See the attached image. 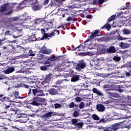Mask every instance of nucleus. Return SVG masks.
I'll list each match as a JSON object with an SVG mask.
<instances>
[{
    "label": "nucleus",
    "instance_id": "obj_12",
    "mask_svg": "<svg viewBox=\"0 0 131 131\" xmlns=\"http://www.w3.org/2000/svg\"><path fill=\"white\" fill-rule=\"evenodd\" d=\"M106 52L108 53V54H114V53H116V49L114 46H111L109 49L106 50Z\"/></svg>",
    "mask_w": 131,
    "mask_h": 131
},
{
    "label": "nucleus",
    "instance_id": "obj_16",
    "mask_svg": "<svg viewBox=\"0 0 131 131\" xmlns=\"http://www.w3.org/2000/svg\"><path fill=\"white\" fill-rule=\"evenodd\" d=\"M52 75H53L51 73L47 75L44 79V82H46V83L50 82V81H51V78H52Z\"/></svg>",
    "mask_w": 131,
    "mask_h": 131
},
{
    "label": "nucleus",
    "instance_id": "obj_20",
    "mask_svg": "<svg viewBox=\"0 0 131 131\" xmlns=\"http://www.w3.org/2000/svg\"><path fill=\"white\" fill-rule=\"evenodd\" d=\"M79 80V75H75L71 78V81L72 82H75V81H77Z\"/></svg>",
    "mask_w": 131,
    "mask_h": 131
},
{
    "label": "nucleus",
    "instance_id": "obj_56",
    "mask_svg": "<svg viewBox=\"0 0 131 131\" xmlns=\"http://www.w3.org/2000/svg\"><path fill=\"white\" fill-rule=\"evenodd\" d=\"M128 69L131 68V61H129L127 64Z\"/></svg>",
    "mask_w": 131,
    "mask_h": 131
},
{
    "label": "nucleus",
    "instance_id": "obj_17",
    "mask_svg": "<svg viewBox=\"0 0 131 131\" xmlns=\"http://www.w3.org/2000/svg\"><path fill=\"white\" fill-rule=\"evenodd\" d=\"M122 86L121 85H116L115 86V91L116 92H118V93H122L124 91L123 89H122Z\"/></svg>",
    "mask_w": 131,
    "mask_h": 131
},
{
    "label": "nucleus",
    "instance_id": "obj_55",
    "mask_svg": "<svg viewBox=\"0 0 131 131\" xmlns=\"http://www.w3.org/2000/svg\"><path fill=\"white\" fill-rule=\"evenodd\" d=\"M123 39H124V38L122 36H121L120 35H119V36L118 37V40H123Z\"/></svg>",
    "mask_w": 131,
    "mask_h": 131
},
{
    "label": "nucleus",
    "instance_id": "obj_46",
    "mask_svg": "<svg viewBox=\"0 0 131 131\" xmlns=\"http://www.w3.org/2000/svg\"><path fill=\"white\" fill-rule=\"evenodd\" d=\"M75 106L74 102H71L69 104V108H73Z\"/></svg>",
    "mask_w": 131,
    "mask_h": 131
},
{
    "label": "nucleus",
    "instance_id": "obj_1",
    "mask_svg": "<svg viewBox=\"0 0 131 131\" xmlns=\"http://www.w3.org/2000/svg\"><path fill=\"white\" fill-rule=\"evenodd\" d=\"M115 17H116V15H112L107 20V23L105 24L103 27L101 28V29H106L108 31L111 29V25L108 23L109 22H111V21H113L114 19H115Z\"/></svg>",
    "mask_w": 131,
    "mask_h": 131
},
{
    "label": "nucleus",
    "instance_id": "obj_64",
    "mask_svg": "<svg viewBox=\"0 0 131 131\" xmlns=\"http://www.w3.org/2000/svg\"><path fill=\"white\" fill-rule=\"evenodd\" d=\"M127 103H128V104L129 105V106H131V100H127Z\"/></svg>",
    "mask_w": 131,
    "mask_h": 131
},
{
    "label": "nucleus",
    "instance_id": "obj_41",
    "mask_svg": "<svg viewBox=\"0 0 131 131\" xmlns=\"http://www.w3.org/2000/svg\"><path fill=\"white\" fill-rule=\"evenodd\" d=\"M14 96H15V98H17V99L21 98V97H20V96H19V92H18V91H15V92L14 93Z\"/></svg>",
    "mask_w": 131,
    "mask_h": 131
},
{
    "label": "nucleus",
    "instance_id": "obj_42",
    "mask_svg": "<svg viewBox=\"0 0 131 131\" xmlns=\"http://www.w3.org/2000/svg\"><path fill=\"white\" fill-rule=\"evenodd\" d=\"M32 93L34 96H36L37 94V89H32Z\"/></svg>",
    "mask_w": 131,
    "mask_h": 131
},
{
    "label": "nucleus",
    "instance_id": "obj_57",
    "mask_svg": "<svg viewBox=\"0 0 131 131\" xmlns=\"http://www.w3.org/2000/svg\"><path fill=\"white\" fill-rule=\"evenodd\" d=\"M67 21H68V22H69V21H72V17L71 16L68 17Z\"/></svg>",
    "mask_w": 131,
    "mask_h": 131
},
{
    "label": "nucleus",
    "instance_id": "obj_38",
    "mask_svg": "<svg viewBox=\"0 0 131 131\" xmlns=\"http://www.w3.org/2000/svg\"><path fill=\"white\" fill-rule=\"evenodd\" d=\"M74 100L76 101V102H77L78 103H79L82 101V99L80 97H76L74 98Z\"/></svg>",
    "mask_w": 131,
    "mask_h": 131
},
{
    "label": "nucleus",
    "instance_id": "obj_39",
    "mask_svg": "<svg viewBox=\"0 0 131 131\" xmlns=\"http://www.w3.org/2000/svg\"><path fill=\"white\" fill-rule=\"evenodd\" d=\"M29 56H31V57H34L35 54L33 53V51L31 50L29 51Z\"/></svg>",
    "mask_w": 131,
    "mask_h": 131
},
{
    "label": "nucleus",
    "instance_id": "obj_60",
    "mask_svg": "<svg viewBox=\"0 0 131 131\" xmlns=\"http://www.w3.org/2000/svg\"><path fill=\"white\" fill-rule=\"evenodd\" d=\"M30 19H31V16H27L25 18V21L30 20Z\"/></svg>",
    "mask_w": 131,
    "mask_h": 131
},
{
    "label": "nucleus",
    "instance_id": "obj_27",
    "mask_svg": "<svg viewBox=\"0 0 131 131\" xmlns=\"http://www.w3.org/2000/svg\"><path fill=\"white\" fill-rule=\"evenodd\" d=\"M2 102H11V98L8 97H4L2 98Z\"/></svg>",
    "mask_w": 131,
    "mask_h": 131
},
{
    "label": "nucleus",
    "instance_id": "obj_48",
    "mask_svg": "<svg viewBox=\"0 0 131 131\" xmlns=\"http://www.w3.org/2000/svg\"><path fill=\"white\" fill-rule=\"evenodd\" d=\"M62 81H63L62 80H58L55 82V84H61L62 83Z\"/></svg>",
    "mask_w": 131,
    "mask_h": 131
},
{
    "label": "nucleus",
    "instance_id": "obj_22",
    "mask_svg": "<svg viewBox=\"0 0 131 131\" xmlns=\"http://www.w3.org/2000/svg\"><path fill=\"white\" fill-rule=\"evenodd\" d=\"M79 112H80V110L77 109L76 111H74L73 116L74 117H78L79 116Z\"/></svg>",
    "mask_w": 131,
    "mask_h": 131
},
{
    "label": "nucleus",
    "instance_id": "obj_28",
    "mask_svg": "<svg viewBox=\"0 0 131 131\" xmlns=\"http://www.w3.org/2000/svg\"><path fill=\"white\" fill-rule=\"evenodd\" d=\"M48 67H50V65L43 66L40 67V70L42 71H46V70H48Z\"/></svg>",
    "mask_w": 131,
    "mask_h": 131
},
{
    "label": "nucleus",
    "instance_id": "obj_9",
    "mask_svg": "<svg viewBox=\"0 0 131 131\" xmlns=\"http://www.w3.org/2000/svg\"><path fill=\"white\" fill-rule=\"evenodd\" d=\"M54 115V112H49L46 114H45L41 116V118L43 119H46L47 118H49V117H52V116H53Z\"/></svg>",
    "mask_w": 131,
    "mask_h": 131
},
{
    "label": "nucleus",
    "instance_id": "obj_62",
    "mask_svg": "<svg viewBox=\"0 0 131 131\" xmlns=\"http://www.w3.org/2000/svg\"><path fill=\"white\" fill-rule=\"evenodd\" d=\"M49 0H45L44 1L43 5H48V4H49Z\"/></svg>",
    "mask_w": 131,
    "mask_h": 131
},
{
    "label": "nucleus",
    "instance_id": "obj_11",
    "mask_svg": "<svg viewBox=\"0 0 131 131\" xmlns=\"http://www.w3.org/2000/svg\"><path fill=\"white\" fill-rule=\"evenodd\" d=\"M100 31L98 30L93 31V32L91 33V35L90 36V39H93V38H95V37L98 36V33Z\"/></svg>",
    "mask_w": 131,
    "mask_h": 131
},
{
    "label": "nucleus",
    "instance_id": "obj_33",
    "mask_svg": "<svg viewBox=\"0 0 131 131\" xmlns=\"http://www.w3.org/2000/svg\"><path fill=\"white\" fill-rule=\"evenodd\" d=\"M78 122V120L77 119H73L72 120V124L73 125H74V126H75L76 124H77Z\"/></svg>",
    "mask_w": 131,
    "mask_h": 131
},
{
    "label": "nucleus",
    "instance_id": "obj_63",
    "mask_svg": "<svg viewBox=\"0 0 131 131\" xmlns=\"http://www.w3.org/2000/svg\"><path fill=\"white\" fill-rule=\"evenodd\" d=\"M10 31H7L6 32H5V34L6 35H10Z\"/></svg>",
    "mask_w": 131,
    "mask_h": 131
},
{
    "label": "nucleus",
    "instance_id": "obj_7",
    "mask_svg": "<svg viewBox=\"0 0 131 131\" xmlns=\"http://www.w3.org/2000/svg\"><path fill=\"white\" fill-rule=\"evenodd\" d=\"M15 71L14 67H9L6 70L4 71V72L5 74H10V73H13Z\"/></svg>",
    "mask_w": 131,
    "mask_h": 131
},
{
    "label": "nucleus",
    "instance_id": "obj_13",
    "mask_svg": "<svg viewBox=\"0 0 131 131\" xmlns=\"http://www.w3.org/2000/svg\"><path fill=\"white\" fill-rule=\"evenodd\" d=\"M92 92L96 94L97 96H99L100 97H102L103 96V93L99 90L97 89V88H93L92 90Z\"/></svg>",
    "mask_w": 131,
    "mask_h": 131
},
{
    "label": "nucleus",
    "instance_id": "obj_25",
    "mask_svg": "<svg viewBox=\"0 0 131 131\" xmlns=\"http://www.w3.org/2000/svg\"><path fill=\"white\" fill-rule=\"evenodd\" d=\"M74 72L73 71H71L70 72H69V73H67L65 75V76H67V77H72L73 76H74Z\"/></svg>",
    "mask_w": 131,
    "mask_h": 131
},
{
    "label": "nucleus",
    "instance_id": "obj_37",
    "mask_svg": "<svg viewBox=\"0 0 131 131\" xmlns=\"http://www.w3.org/2000/svg\"><path fill=\"white\" fill-rule=\"evenodd\" d=\"M5 40H7V38L5 37L0 38V46H3V45H4V41H5Z\"/></svg>",
    "mask_w": 131,
    "mask_h": 131
},
{
    "label": "nucleus",
    "instance_id": "obj_8",
    "mask_svg": "<svg viewBox=\"0 0 131 131\" xmlns=\"http://www.w3.org/2000/svg\"><path fill=\"white\" fill-rule=\"evenodd\" d=\"M41 33L43 35V36H42V37L40 38V40H44L45 39H48V33H46L45 29H41Z\"/></svg>",
    "mask_w": 131,
    "mask_h": 131
},
{
    "label": "nucleus",
    "instance_id": "obj_2",
    "mask_svg": "<svg viewBox=\"0 0 131 131\" xmlns=\"http://www.w3.org/2000/svg\"><path fill=\"white\" fill-rule=\"evenodd\" d=\"M86 67V63L85 61L83 59H81L79 61L78 63L76 66V70L80 71L81 69H84Z\"/></svg>",
    "mask_w": 131,
    "mask_h": 131
},
{
    "label": "nucleus",
    "instance_id": "obj_18",
    "mask_svg": "<svg viewBox=\"0 0 131 131\" xmlns=\"http://www.w3.org/2000/svg\"><path fill=\"white\" fill-rule=\"evenodd\" d=\"M50 95H54L58 94V91L55 88H51L48 91Z\"/></svg>",
    "mask_w": 131,
    "mask_h": 131
},
{
    "label": "nucleus",
    "instance_id": "obj_44",
    "mask_svg": "<svg viewBox=\"0 0 131 131\" xmlns=\"http://www.w3.org/2000/svg\"><path fill=\"white\" fill-rule=\"evenodd\" d=\"M83 56H92V53L90 52H87L83 53Z\"/></svg>",
    "mask_w": 131,
    "mask_h": 131
},
{
    "label": "nucleus",
    "instance_id": "obj_19",
    "mask_svg": "<svg viewBox=\"0 0 131 131\" xmlns=\"http://www.w3.org/2000/svg\"><path fill=\"white\" fill-rule=\"evenodd\" d=\"M108 94L114 98H119L120 95L117 93L108 92Z\"/></svg>",
    "mask_w": 131,
    "mask_h": 131
},
{
    "label": "nucleus",
    "instance_id": "obj_23",
    "mask_svg": "<svg viewBox=\"0 0 131 131\" xmlns=\"http://www.w3.org/2000/svg\"><path fill=\"white\" fill-rule=\"evenodd\" d=\"M77 48H78V51H82L83 50H84V49L85 48V44L82 43L79 46H78Z\"/></svg>",
    "mask_w": 131,
    "mask_h": 131
},
{
    "label": "nucleus",
    "instance_id": "obj_36",
    "mask_svg": "<svg viewBox=\"0 0 131 131\" xmlns=\"http://www.w3.org/2000/svg\"><path fill=\"white\" fill-rule=\"evenodd\" d=\"M19 86H21V88H25V89H28L29 88V85L23 83H20L19 84Z\"/></svg>",
    "mask_w": 131,
    "mask_h": 131
},
{
    "label": "nucleus",
    "instance_id": "obj_51",
    "mask_svg": "<svg viewBox=\"0 0 131 131\" xmlns=\"http://www.w3.org/2000/svg\"><path fill=\"white\" fill-rule=\"evenodd\" d=\"M110 39H111V38L109 37H104L103 38L104 41H109Z\"/></svg>",
    "mask_w": 131,
    "mask_h": 131
},
{
    "label": "nucleus",
    "instance_id": "obj_10",
    "mask_svg": "<svg viewBox=\"0 0 131 131\" xmlns=\"http://www.w3.org/2000/svg\"><path fill=\"white\" fill-rule=\"evenodd\" d=\"M96 108L99 112H104L105 111V106L102 104H97L96 105Z\"/></svg>",
    "mask_w": 131,
    "mask_h": 131
},
{
    "label": "nucleus",
    "instance_id": "obj_47",
    "mask_svg": "<svg viewBox=\"0 0 131 131\" xmlns=\"http://www.w3.org/2000/svg\"><path fill=\"white\" fill-rule=\"evenodd\" d=\"M3 79H6V76L5 75H0V80H3Z\"/></svg>",
    "mask_w": 131,
    "mask_h": 131
},
{
    "label": "nucleus",
    "instance_id": "obj_32",
    "mask_svg": "<svg viewBox=\"0 0 131 131\" xmlns=\"http://www.w3.org/2000/svg\"><path fill=\"white\" fill-rule=\"evenodd\" d=\"M92 118L94 120H100V118H99V116L96 114H93L92 115Z\"/></svg>",
    "mask_w": 131,
    "mask_h": 131
},
{
    "label": "nucleus",
    "instance_id": "obj_5",
    "mask_svg": "<svg viewBox=\"0 0 131 131\" xmlns=\"http://www.w3.org/2000/svg\"><path fill=\"white\" fill-rule=\"evenodd\" d=\"M17 111L18 110L17 109V106L15 105H13L10 107L9 112V114H11V115H14L15 114H17Z\"/></svg>",
    "mask_w": 131,
    "mask_h": 131
},
{
    "label": "nucleus",
    "instance_id": "obj_34",
    "mask_svg": "<svg viewBox=\"0 0 131 131\" xmlns=\"http://www.w3.org/2000/svg\"><path fill=\"white\" fill-rule=\"evenodd\" d=\"M32 9L33 11H38V10H40V7L38 5H35Z\"/></svg>",
    "mask_w": 131,
    "mask_h": 131
},
{
    "label": "nucleus",
    "instance_id": "obj_29",
    "mask_svg": "<svg viewBox=\"0 0 131 131\" xmlns=\"http://www.w3.org/2000/svg\"><path fill=\"white\" fill-rule=\"evenodd\" d=\"M124 71H125V74L126 77L130 76L131 70H129V69H128L125 70Z\"/></svg>",
    "mask_w": 131,
    "mask_h": 131
},
{
    "label": "nucleus",
    "instance_id": "obj_30",
    "mask_svg": "<svg viewBox=\"0 0 131 131\" xmlns=\"http://www.w3.org/2000/svg\"><path fill=\"white\" fill-rule=\"evenodd\" d=\"M120 57L118 56V55L115 56L113 58V60H114V61H116V62H119V61H120Z\"/></svg>",
    "mask_w": 131,
    "mask_h": 131
},
{
    "label": "nucleus",
    "instance_id": "obj_14",
    "mask_svg": "<svg viewBox=\"0 0 131 131\" xmlns=\"http://www.w3.org/2000/svg\"><path fill=\"white\" fill-rule=\"evenodd\" d=\"M120 47L121 49H128L130 47V45L127 43L121 42L120 43Z\"/></svg>",
    "mask_w": 131,
    "mask_h": 131
},
{
    "label": "nucleus",
    "instance_id": "obj_4",
    "mask_svg": "<svg viewBox=\"0 0 131 131\" xmlns=\"http://www.w3.org/2000/svg\"><path fill=\"white\" fill-rule=\"evenodd\" d=\"M13 9L12 6H10L9 4H5L3 5L0 6V15L3 14V13H5V12H7V11H9V10H11Z\"/></svg>",
    "mask_w": 131,
    "mask_h": 131
},
{
    "label": "nucleus",
    "instance_id": "obj_15",
    "mask_svg": "<svg viewBox=\"0 0 131 131\" xmlns=\"http://www.w3.org/2000/svg\"><path fill=\"white\" fill-rule=\"evenodd\" d=\"M55 32H56V33L57 32L58 35H59V34H60V31L55 29L49 34H48V38H49V37H50V38H51V37H52V36H55V35L56 34Z\"/></svg>",
    "mask_w": 131,
    "mask_h": 131
},
{
    "label": "nucleus",
    "instance_id": "obj_54",
    "mask_svg": "<svg viewBox=\"0 0 131 131\" xmlns=\"http://www.w3.org/2000/svg\"><path fill=\"white\" fill-rule=\"evenodd\" d=\"M44 64L45 65H47L48 64H51V62H50V60H49V59H48L47 60V61H46L45 62H44Z\"/></svg>",
    "mask_w": 131,
    "mask_h": 131
},
{
    "label": "nucleus",
    "instance_id": "obj_24",
    "mask_svg": "<svg viewBox=\"0 0 131 131\" xmlns=\"http://www.w3.org/2000/svg\"><path fill=\"white\" fill-rule=\"evenodd\" d=\"M83 126V123L81 122H77L76 125L75 126V127H76L77 128H81Z\"/></svg>",
    "mask_w": 131,
    "mask_h": 131
},
{
    "label": "nucleus",
    "instance_id": "obj_50",
    "mask_svg": "<svg viewBox=\"0 0 131 131\" xmlns=\"http://www.w3.org/2000/svg\"><path fill=\"white\" fill-rule=\"evenodd\" d=\"M54 105L56 109H57V108H60V107H61V105L59 103H55L54 104Z\"/></svg>",
    "mask_w": 131,
    "mask_h": 131
},
{
    "label": "nucleus",
    "instance_id": "obj_45",
    "mask_svg": "<svg viewBox=\"0 0 131 131\" xmlns=\"http://www.w3.org/2000/svg\"><path fill=\"white\" fill-rule=\"evenodd\" d=\"M30 128H31V131H35L36 130V129H35V128H34V126H32V125H31L29 126Z\"/></svg>",
    "mask_w": 131,
    "mask_h": 131
},
{
    "label": "nucleus",
    "instance_id": "obj_21",
    "mask_svg": "<svg viewBox=\"0 0 131 131\" xmlns=\"http://www.w3.org/2000/svg\"><path fill=\"white\" fill-rule=\"evenodd\" d=\"M42 21H43V18H36L34 20V25H38V24H40Z\"/></svg>",
    "mask_w": 131,
    "mask_h": 131
},
{
    "label": "nucleus",
    "instance_id": "obj_59",
    "mask_svg": "<svg viewBox=\"0 0 131 131\" xmlns=\"http://www.w3.org/2000/svg\"><path fill=\"white\" fill-rule=\"evenodd\" d=\"M110 87V86L108 84H105L103 85L104 89H109Z\"/></svg>",
    "mask_w": 131,
    "mask_h": 131
},
{
    "label": "nucleus",
    "instance_id": "obj_35",
    "mask_svg": "<svg viewBox=\"0 0 131 131\" xmlns=\"http://www.w3.org/2000/svg\"><path fill=\"white\" fill-rule=\"evenodd\" d=\"M85 106V104H84V102H81L79 105V107L80 109H83L84 108V106Z\"/></svg>",
    "mask_w": 131,
    "mask_h": 131
},
{
    "label": "nucleus",
    "instance_id": "obj_58",
    "mask_svg": "<svg viewBox=\"0 0 131 131\" xmlns=\"http://www.w3.org/2000/svg\"><path fill=\"white\" fill-rule=\"evenodd\" d=\"M77 49H78L77 47L76 48L74 47V46L72 45V51H75V50H77Z\"/></svg>",
    "mask_w": 131,
    "mask_h": 131
},
{
    "label": "nucleus",
    "instance_id": "obj_43",
    "mask_svg": "<svg viewBox=\"0 0 131 131\" xmlns=\"http://www.w3.org/2000/svg\"><path fill=\"white\" fill-rule=\"evenodd\" d=\"M17 19L15 17L12 18H9L8 20V22H9V23H11V22H13V21H16Z\"/></svg>",
    "mask_w": 131,
    "mask_h": 131
},
{
    "label": "nucleus",
    "instance_id": "obj_52",
    "mask_svg": "<svg viewBox=\"0 0 131 131\" xmlns=\"http://www.w3.org/2000/svg\"><path fill=\"white\" fill-rule=\"evenodd\" d=\"M47 25H48V26H50V27H53V22L52 21L47 22Z\"/></svg>",
    "mask_w": 131,
    "mask_h": 131
},
{
    "label": "nucleus",
    "instance_id": "obj_49",
    "mask_svg": "<svg viewBox=\"0 0 131 131\" xmlns=\"http://www.w3.org/2000/svg\"><path fill=\"white\" fill-rule=\"evenodd\" d=\"M106 120L105 119V118L101 119L99 121V122L100 123H105L106 122Z\"/></svg>",
    "mask_w": 131,
    "mask_h": 131
},
{
    "label": "nucleus",
    "instance_id": "obj_26",
    "mask_svg": "<svg viewBox=\"0 0 131 131\" xmlns=\"http://www.w3.org/2000/svg\"><path fill=\"white\" fill-rule=\"evenodd\" d=\"M122 32L123 34H126V35L130 34V30L127 29H123L122 30Z\"/></svg>",
    "mask_w": 131,
    "mask_h": 131
},
{
    "label": "nucleus",
    "instance_id": "obj_6",
    "mask_svg": "<svg viewBox=\"0 0 131 131\" xmlns=\"http://www.w3.org/2000/svg\"><path fill=\"white\" fill-rule=\"evenodd\" d=\"M39 50L42 53L44 54V55H50L52 53V50L47 49H45V46L39 48Z\"/></svg>",
    "mask_w": 131,
    "mask_h": 131
},
{
    "label": "nucleus",
    "instance_id": "obj_40",
    "mask_svg": "<svg viewBox=\"0 0 131 131\" xmlns=\"http://www.w3.org/2000/svg\"><path fill=\"white\" fill-rule=\"evenodd\" d=\"M121 68L122 69V68H124V70L125 71V70H127V69H128V66H127V64H124L122 66H121Z\"/></svg>",
    "mask_w": 131,
    "mask_h": 131
},
{
    "label": "nucleus",
    "instance_id": "obj_31",
    "mask_svg": "<svg viewBox=\"0 0 131 131\" xmlns=\"http://www.w3.org/2000/svg\"><path fill=\"white\" fill-rule=\"evenodd\" d=\"M48 59L51 63V62H52V61H56V60H57V57H56L55 56H51L50 58H48Z\"/></svg>",
    "mask_w": 131,
    "mask_h": 131
},
{
    "label": "nucleus",
    "instance_id": "obj_53",
    "mask_svg": "<svg viewBox=\"0 0 131 131\" xmlns=\"http://www.w3.org/2000/svg\"><path fill=\"white\" fill-rule=\"evenodd\" d=\"M104 1L105 0H98V5H102L104 3Z\"/></svg>",
    "mask_w": 131,
    "mask_h": 131
},
{
    "label": "nucleus",
    "instance_id": "obj_61",
    "mask_svg": "<svg viewBox=\"0 0 131 131\" xmlns=\"http://www.w3.org/2000/svg\"><path fill=\"white\" fill-rule=\"evenodd\" d=\"M98 60L100 62H101V61H104V58H103V57H100V58H99L98 59Z\"/></svg>",
    "mask_w": 131,
    "mask_h": 131
},
{
    "label": "nucleus",
    "instance_id": "obj_3",
    "mask_svg": "<svg viewBox=\"0 0 131 131\" xmlns=\"http://www.w3.org/2000/svg\"><path fill=\"white\" fill-rule=\"evenodd\" d=\"M41 100H40V98L37 97L33 98L31 100H30L29 101V104L30 105H33V106H40V105H41L39 102H40Z\"/></svg>",
    "mask_w": 131,
    "mask_h": 131
}]
</instances>
